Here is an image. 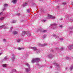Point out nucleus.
I'll use <instances>...</instances> for the list:
<instances>
[{
  "label": "nucleus",
  "instance_id": "25",
  "mask_svg": "<svg viewBox=\"0 0 73 73\" xmlns=\"http://www.w3.org/2000/svg\"><path fill=\"white\" fill-rule=\"evenodd\" d=\"M16 23V21L15 20H13L11 22V23Z\"/></svg>",
  "mask_w": 73,
  "mask_h": 73
},
{
  "label": "nucleus",
  "instance_id": "3",
  "mask_svg": "<svg viewBox=\"0 0 73 73\" xmlns=\"http://www.w3.org/2000/svg\"><path fill=\"white\" fill-rule=\"evenodd\" d=\"M57 24L56 23H53L52 25H50V26L53 27L54 29V28H56L57 27Z\"/></svg>",
  "mask_w": 73,
  "mask_h": 73
},
{
  "label": "nucleus",
  "instance_id": "52",
  "mask_svg": "<svg viewBox=\"0 0 73 73\" xmlns=\"http://www.w3.org/2000/svg\"><path fill=\"white\" fill-rule=\"evenodd\" d=\"M41 67L43 68V67H44V66H41Z\"/></svg>",
  "mask_w": 73,
  "mask_h": 73
},
{
  "label": "nucleus",
  "instance_id": "49",
  "mask_svg": "<svg viewBox=\"0 0 73 73\" xmlns=\"http://www.w3.org/2000/svg\"><path fill=\"white\" fill-rule=\"evenodd\" d=\"M2 54L1 53H0V56H1Z\"/></svg>",
  "mask_w": 73,
  "mask_h": 73
},
{
  "label": "nucleus",
  "instance_id": "28",
  "mask_svg": "<svg viewBox=\"0 0 73 73\" xmlns=\"http://www.w3.org/2000/svg\"><path fill=\"white\" fill-rule=\"evenodd\" d=\"M12 29H13V27H11L10 28V32H12Z\"/></svg>",
  "mask_w": 73,
  "mask_h": 73
},
{
  "label": "nucleus",
  "instance_id": "7",
  "mask_svg": "<svg viewBox=\"0 0 73 73\" xmlns=\"http://www.w3.org/2000/svg\"><path fill=\"white\" fill-rule=\"evenodd\" d=\"M73 48V45H70L68 47V49L69 50H71V49H72Z\"/></svg>",
  "mask_w": 73,
  "mask_h": 73
},
{
  "label": "nucleus",
  "instance_id": "50",
  "mask_svg": "<svg viewBox=\"0 0 73 73\" xmlns=\"http://www.w3.org/2000/svg\"><path fill=\"white\" fill-rule=\"evenodd\" d=\"M72 5L73 6V2H72Z\"/></svg>",
  "mask_w": 73,
  "mask_h": 73
},
{
  "label": "nucleus",
  "instance_id": "42",
  "mask_svg": "<svg viewBox=\"0 0 73 73\" xmlns=\"http://www.w3.org/2000/svg\"><path fill=\"white\" fill-rule=\"evenodd\" d=\"M42 21H43V22H45V21H46V20H43Z\"/></svg>",
  "mask_w": 73,
  "mask_h": 73
},
{
  "label": "nucleus",
  "instance_id": "20",
  "mask_svg": "<svg viewBox=\"0 0 73 73\" xmlns=\"http://www.w3.org/2000/svg\"><path fill=\"white\" fill-rule=\"evenodd\" d=\"M8 58L7 56H5L3 60V61H5L6 60H8Z\"/></svg>",
  "mask_w": 73,
  "mask_h": 73
},
{
  "label": "nucleus",
  "instance_id": "15",
  "mask_svg": "<svg viewBox=\"0 0 73 73\" xmlns=\"http://www.w3.org/2000/svg\"><path fill=\"white\" fill-rule=\"evenodd\" d=\"M17 33H18L17 32L15 31H13V35H17Z\"/></svg>",
  "mask_w": 73,
  "mask_h": 73
},
{
  "label": "nucleus",
  "instance_id": "38",
  "mask_svg": "<svg viewBox=\"0 0 73 73\" xmlns=\"http://www.w3.org/2000/svg\"><path fill=\"white\" fill-rule=\"evenodd\" d=\"M56 50H58L59 48L58 47H56Z\"/></svg>",
  "mask_w": 73,
  "mask_h": 73
},
{
  "label": "nucleus",
  "instance_id": "11",
  "mask_svg": "<svg viewBox=\"0 0 73 73\" xmlns=\"http://www.w3.org/2000/svg\"><path fill=\"white\" fill-rule=\"evenodd\" d=\"M27 32H25V31H23L22 33V36H24L25 34H27Z\"/></svg>",
  "mask_w": 73,
  "mask_h": 73
},
{
  "label": "nucleus",
  "instance_id": "9",
  "mask_svg": "<svg viewBox=\"0 0 73 73\" xmlns=\"http://www.w3.org/2000/svg\"><path fill=\"white\" fill-rule=\"evenodd\" d=\"M13 72H17V70H16V69H13L11 71V73H13Z\"/></svg>",
  "mask_w": 73,
  "mask_h": 73
},
{
  "label": "nucleus",
  "instance_id": "30",
  "mask_svg": "<svg viewBox=\"0 0 73 73\" xmlns=\"http://www.w3.org/2000/svg\"><path fill=\"white\" fill-rule=\"evenodd\" d=\"M64 47H62L60 48V50H64Z\"/></svg>",
  "mask_w": 73,
  "mask_h": 73
},
{
  "label": "nucleus",
  "instance_id": "22",
  "mask_svg": "<svg viewBox=\"0 0 73 73\" xmlns=\"http://www.w3.org/2000/svg\"><path fill=\"white\" fill-rule=\"evenodd\" d=\"M2 65L3 68H7V64H3Z\"/></svg>",
  "mask_w": 73,
  "mask_h": 73
},
{
  "label": "nucleus",
  "instance_id": "39",
  "mask_svg": "<svg viewBox=\"0 0 73 73\" xmlns=\"http://www.w3.org/2000/svg\"><path fill=\"white\" fill-rule=\"evenodd\" d=\"M2 13H3V12H1L0 13V15H2L3 14H2Z\"/></svg>",
  "mask_w": 73,
  "mask_h": 73
},
{
  "label": "nucleus",
  "instance_id": "12",
  "mask_svg": "<svg viewBox=\"0 0 73 73\" xmlns=\"http://www.w3.org/2000/svg\"><path fill=\"white\" fill-rule=\"evenodd\" d=\"M26 34L28 36H31V33H30V32H27Z\"/></svg>",
  "mask_w": 73,
  "mask_h": 73
},
{
  "label": "nucleus",
  "instance_id": "43",
  "mask_svg": "<svg viewBox=\"0 0 73 73\" xmlns=\"http://www.w3.org/2000/svg\"><path fill=\"white\" fill-rule=\"evenodd\" d=\"M5 8H3V11H4V10H5Z\"/></svg>",
  "mask_w": 73,
  "mask_h": 73
},
{
  "label": "nucleus",
  "instance_id": "45",
  "mask_svg": "<svg viewBox=\"0 0 73 73\" xmlns=\"http://www.w3.org/2000/svg\"><path fill=\"white\" fill-rule=\"evenodd\" d=\"M63 4H64V5H66V3H63Z\"/></svg>",
  "mask_w": 73,
  "mask_h": 73
},
{
  "label": "nucleus",
  "instance_id": "41",
  "mask_svg": "<svg viewBox=\"0 0 73 73\" xmlns=\"http://www.w3.org/2000/svg\"><path fill=\"white\" fill-rule=\"evenodd\" d=\"M70 29H73V27H70Z\"/></svg>",
  "mask_w": 73,
  "mask_h": 73
},
{
  "label": "nucleus",
  "instance_id": "46",
  "mask_svg": "<svg viewBox=\"0 0 73 73\" xmlns=\"http://www.w3.org/2000/svg\"><path fill=\"white\" fill-rule=\"evenodd\" d=\"M68 68L66 67V70H67V69H68Z\"/></svg>",
  "mask_w": 73,
  "mask_h": 73
},
{
  "label": "nucleus",
  "instance_id": "2",
  "mask_svg": "<svg viewBox=\"0 0 73 73\" xmlns=\"http://www.w3.org/2000/svg\"><path fill=\"white\" fill-rule=\"evenodd\" d=\"M55 17L54 16H52L48 14L47 15V19H55Z\"/></svg>",
  "mask_w": 73,
  "mask_h": 73
},
{
  "label": "nucleus",
  "instance_id": "33",
  "mask_svg": "<svg viewBox=\"0 0 73 73\" xmlns=\"http://www.w3.org/2000/svg\"><path fill=\"white\" fill-rule=\"evenodd\" d=\"M31 4H32V5H33V6H35V5H35V3H31Z\"/></svg>",
  "mask_w": 73,
  "mask_h": 73
},
{
  "label": "nucleus",
  "instance_id": "29",
  "mask_svg": "<svg viewBox=\"0 0 73 73\" xmlns=\"http://www.w3.org/2000/svg\"><path fill=\"white\" fill-rule=\"evenodd\" d=\"M4 17H1V18H0V20H3V19H4Z\"/></svg>",
  "mask_w": 73,
  "mask_h": 73
},
{
  "label": "nucleus",
  "instance_id": "5",
  "mask_svg": "<svg viewBox=\"0 0 73 73\" xmlns=\"http://www.w3.org/2000/svg\"><path fill=\"white\" fill-rule=\"evenodd\" d=\"M53 55L51 54H50L47 56V57H49V58H53Z\"/></svg>",
  "mask_w": 73,
  "mask_h": 73
},
{
  "label": "nucleus",
  "instance_id": "54",
  "mask_svg": "<svg viewBox=\"0 0 73 73\" xmlns=\"http://www.w3.org/2000/svg\"><path fill=\"white\" fill-rule=\"evenodd\" d=\"M22 21H24V20Z\"/></svg>",
  "mask_w": 73,
  "mask_h": 73
},
{
  "label": "nucleus",
  "instance_id": "47",
  "mask_svg": "<svg viewBox=\"0 0 73 73\" xmlns=\"http://www.w3.org/2000/svg\"><path fill=\"white\" fill-rule=\"evenodd\" d=\"M50 68H52V66H50Z\"/></svg>",
  "mask_w": 73,
  "mask_h": 73
},
{
  "label": "nucleus",
  "instance_id": "21",
  "mask_svg": "<svg viewBox=\"0 0 73 73\" xmlns=\"http://www.w3.org/2000/svg\"><path fill=\"white\" fill-rule=\"evenodd\" d=\"M73 69V65L70 66V70H72Z\"/></svg>",
  "mask_w": 73,
  "mask_h": 73
},
{
  "label": "nucleus",
  "instance_id": "19",
  "mask_svg": "<svg viewBox=\"0 0 73 73\" xmlns=\"http://www.w3.org/2000/svg\"><path fill=\"white\" fill-rule=\"evenodd\" d=\"M66 60H69V61L71 60V58L68 57H67L66 58Z\"/></svg>",
  "mask_w": 73,
  "mask_h": 73
},
{
  "label": "nucleus",
  "instance_id": "4",
  "mask_svg": "<svg viewBox=\"0 0 73 73\" xmlns=\"http://www.w3.org/2000/svg\"><path fill=\"white\" fill-rule=\"evenodd\" d=\"M38 45L40 46H44L47 45V44L46 43H44V44H42L41 43H38Z\"/></svg>",
  "mask_w": 73,
  "mask_h": 73
},
{
  "label": "nucleus",
  "instance_id": "37",
  "mask_svg": "<svg viewBox=\"0 0 73 73\" xmlns=\"http://www.w3.org/2000/svg\"><path fill=\"white\" fill-rule=\"evenodd\" d=\"M60 28H62V27H62V26L60 25Z\"/></svg>",
  "mask_w": 73,
  "mask_h": 73
},
{
  "label": "nucleus",
  "instance_id": "26",
  "mask_svg": "<svg viewBox=\"0 0 73 73\" xmlns=\"http://www.w3.org/2000/svg\"><path fill=\"white\" fill-rule=\"evenodd\" d=\"M8 6V5L7 4H5L4 5V7H7Z\"/></svg>",
  "mask_w": 73,
  "mask_h": 73
},
{
  "label": "nucleus",
  "instance_id": "32",
  "mask_svg": "<svg viewBox=\"0 0 73 73\" xmlns=\"http://www.w3.org/2000/svg\"><path fill=\"white\" fill-rule=\"evenodd\" d=\"M46 37V36L45 35H43V36L42 38H43L44 39L45 38V37Z\"/></svg>",
  "mask_w": 73,
  "mask_h": 73
},
{
  "label": "nucleus",
  "instance_id": "40",
  "mask_svg": "<svg viewBox=\"0 0 73 73\" xmlns=\"http://www.w3.org/2000/svg\"><path fill=\"white\" fill-rule=\"evenodd\" d=\"M17 15H18V16H20V14L19 13H18L17 14Z\"/></svg>",
  "mask_w": 73,
  "mask_h": 73
},
{
  "label": "nucleus",
  "instance_id": "23",
  "mask_svg": "<svg viewBox=\"0 0 73 73\" xmlns=\"http://www.w3.org/2000/svg\"><path fill=\"white\" fill-rule=\"evenodd\" d=\"M27 11L28 13H30V12H31V10L30 9H28L27 10Z\"/></svg>",
  "mask_w": 73,
  "mask_h": 73
},
{
  "label": "nucleus",
  "instance_id": "27",
  "mask_svg": "<svg viewBox=\"0 0 73 73\" xmlns=\"http://www.w3.org/2000/svg\"><path fill=\"white\" fill-rule=\"evenodd\" d=\"M40 52V50H36V52L37 53H39Z\"/></svg>",
  "mask_w": 73,
  "mask_h": 73
},
{
  "label": "nucleus",
  "instance_id": "35",
  "mask_svg": "<svg viewBox=\"0 0 73 73\" xmlns=\"http://www.w3.org/2000/svg\"><path fill=\"white\" fill-rule=\"evenodd\" d=\"M60 40H61V41H62L64 40V38H60L59 39Z\"/></svg>",
  "mask_w": 73,
  "mask_h": 73
},
{
  "label": "nucleus",
  "instance_id": "53",
  "mask_svg": "<svg viewBox=\"0 0 73 73\" xmlns=\"http://www.w3.org/2000/svg\"><path fill=\"white\" fill-rule=\"evenodd\" d=\"M33 2V0H32V1Z\"/></svg>",
  "mask_w": 73,
  "mask_h": 73
},
{
  "label": "nucleus",
  "instance_id": "31",
  "mask_svg": "<svg viewBox=\"0 0 73 73\" xmlns=\"http://www.w3.org/2000/svg\"><path fill=\"white\" fill-rule=\"evenodd\" d=\"M18 49L19 50H21L22 49H24V48H18Z\"/></svg>",
  "mask_w": 73,
  "mask_h": 73
},
{
  "label": "nucleus",
  "instance_id": "48",
  "mask_svg": "<svg viewBox=\"0 0 73 73\" xmlns=\"http://www.w3.org/2000/svg\"><path fill=\"white\" fill-rule=\"evenodd\" d=\"M70 33H72V32L71 31V32H70Z\"/></svg>",
  "mask_w": 73,
  "mask_h": 73
},
{
  "label": "nucleus",
  "instance_id": "36",
  "mask_svg": "<svg viewBox=\"0 0 73 73\" xmlns=\"http://www.w3.org/2000/svg\"><path fill=\"white\" fill-rule=\"evenodd\" d=\"M53 64L54 65H56V66H58V64H55V63H54Z\"/></svg>",
  "mask_w": 73,
  "mask_h": 73
},
{
  "label": "nucleus",
  "instance_id": "44",
  "mask_svg": "<svg viewBox=\"0 0 73 73\" xmlns=\"http://www.w3.org/2000/svg\"><path fill=\"white\" fill-rule=\"evenodd\" d=\"M4 42H6V40L5 39H3Z\"/></svg>",
  "mask_w": 73,
  "mask_h": 73
},
{
  "label": "nucleus",
  "instance_id": "17",
  "mask_svg": "<svg viewBox=\"0 0 73 73\" xmlns=\"http://www.w3.org/2000/svg\"><path fill=\"white\" fill-rule=\"evenodd\" d=\"M53 36L55 38H59V37L56 36V35L54 34H53Z\"/></svg>",
  "mask_w": 73,
  "mask_h": 73
},
{
  "label": "nucleus",
  "instance_id": "34",
  "mask_svg": "<svg viewBox=\"0 0 73 73\" xmlns=\"http://www.w3.org/2000/svg\"><path fill=\"white\" fill-rule=\"evenodd\" d=\"M17 42H20V39H18L17 40Z\"/></svg>",
  "mask_w": 73,
  "mask_h": 73
},
{
  "label": "nucleus",
  "instance_id": "6",
  "mask_svg": "<svg viewBox=\"0 0 73 73\" xmlns=\"http://www.w3.org/2000/svg\"><path fill=\"white\" fill-rule=\"evenodd\" d=\"M30 49H33V50H34V51H35V50H37V48L36 47H30Z\"/></svg>",
  "mask_w": 73,
  "mask_h": 73
},
{
  "label": "nucleus",
  "instance_id": "18",
  "mask_svg": "<svg viewBox=\"0 0 73 73\" xmlns=\"http://www.w3.org/2000/svg\"><path fill=\"white\" fill-rule=\"evenodd\" d=\"M25 65L26 66H28V68H30V65H29V64H28L27 63H25Z\"/></svg>",
  "mask_w": 73,
  "mask_h": 73
},
{
  "label": "nucleus",
  "instance_id": "14",
  "mask_svg": "<svg viewBox=\"0 0 73 73\" xmlns=\"http://www.w3.org/2000/svg\"><path fill=\"white\" fill-rule=\"evenodd\" d=\"M4 29H6V28H7V27H5V25L1 26H0V28H4Z\"/></svg>",
  "mask_w": 73,
  "mask_h": 73
},
{
  "label": "nucleus",
  "instance_id": "10",
  "mask_svg": "<svg viewBox=\"0 0 73 73\" xmlns=\"http://www.w3.org/2000/svg\"><path fill=\"white\" fill-rule=\"evenodd\" d=\"M39 31H40V32H43V33H44V32H46L47 31L46 30H42V29H41L40 30H39Z\"/></svg>",
  "mask_w": 73,
  "mask_h": 73
},
{
  "label": "nucleus",
  "instance_id": "16",
  "mask_svg": "<svg viewBox=\"0 0 73 73\" xmlns=\"http://www.w3.org/2000/svg\"><path fill=\"white\" fill-rule=\"evenodd\" d=\"M30 70H31V69L30 68H27L26 69V72H29V71H30Z\"/></svg>",
  "mask_w": 73,
  "mask_h": 73
},
{
  "label": "nucleus",
  "instance_id": "1",
  "mask_svg": "<svg viewBox=\"0 0 73 73\" xmlns=\"http://www.w3.org/2000/svg\"><path fill=\"white\" fill-rule=\"evenodd\" d=\"M39 58H36L35 59H33L31 60V62L32 63H35V62H38V61H40Z\"/></svg>",
  "mask_w": 73,
  "mask_h": 73
},
{
  "label": "nucleus",
  "instance_id": "24",
  "mask_svg": "<svg viewBox=\"0 0 73 73\" xmlns=\"http://www.w3.org/2000/svg\"><path fill=\"white\" fill-rule=\"evenodd\" d=\"M27 3H25L23 5V7H25V6H27Z\"/></svg>",
  "mask_w": 73,
  "mask_h": 73
},
{
  "label": "nucleus",
  "instance_id": "8",
  "mask_svg": "<svg viewBox=\"0 0 73 73\" xmlns=\"http://www.w3.org/2000/svg\"><path fill=\"white\" fill-rule=\"evenodd\" d=\"M12 55L13 56V57L11 59L12 61H13H13H15V54H12Z\"/></svg>",
  "mask_w": 73,
  "mask_h": 73
},
{
  "label": "nucleus",
  "instance_id": "51",
  "mask_svg": "<svg viewBox=\"0 0 73 73\" xmlns=\"http://www.w3.org/2000/svg\"><path fill=\"white\" fill-rule=\"evenodd\" d=\"M59 8V6H58L57 7V8Z\"/></svg>",
  "mask_w": 73,
  "mask_h": 73
},
{
  "label": "nucleus",
  "instance_id": "13",
  "mask_svg": "<svg viewBox=\"0 0 73 73\" xmlns=\"http://www.w3.org/2000/svg\"><path fill=\"white\" fill-rule=\"evenodd\" d=\"M17 0H13L12 2L13 3V4H16L17 3Z\"/></svg>",
  "mask_w": 73,
  "mask_h": 73
}]
</instances>
